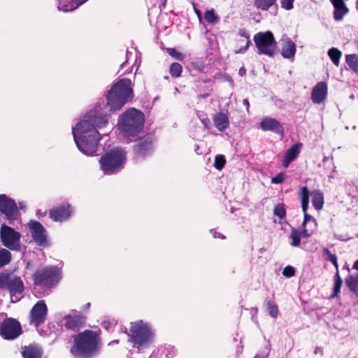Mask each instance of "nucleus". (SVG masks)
I'll list each match as a JSON object with an SVG mask.
<instances>
[{"mask_svg":"<svg viewBox=\"0 0 358 358\" xmlns=\"http://www.w3.org/2000/svg\"><path fill=\"white\" fill-rule=\"evenodd\" d=\"M87 1V0H72V2L66 4L62 0H59L58 9L64 12L73 11Z\"/></svg>","mask_w":358,"mask_h":358,"instance_id":"26","label":"nucleus"},{"mask_svg":"<svg viewBox=\"0 0 358 358\" xmlns=\"http://www.w3.org/2000/svg\"><path fill=\"white\" fill-rule=\"evenodd\" d=\"M299 196L301 202V208L304 215V220L302 224L303 229H308L313 230V233L316 229V221L309 214L307 210L309 206L310 192L307 187H302L299 192Z\"/></svg>","mask_w":358,"mask_h":358,"instance_id":"10","label":"nucleus"},{"mask_svg":"<svg viewBox=\"0 0 358 358\" xmlns=\"http://www.w3.org/2000/svg\"><path fill=\"white\" fill-rule=\"evenodd\" d=\"M143 123V113L135 108H130L120 116L118 127L124 136H135L141 130Z\"/></svg>","mask_w":358,"mask_h":358,"instance_id":"4","label":"nucleus"},{"mask_svg":"<svg viewBox=\"0 0 358 358\" xmlns=\"http://www.w3.org/2000/svg\"><path fill=\"white\" fill-rule=\"evenodd\" d=\"M239 74L241 76H243L245 74V69L244 68H241L240 70H239Z\"/></svg>","mask_w":358,"mask_h":358,"instance_id":"56","label":"nucleus"},{"mask_svg":"<svg viewBox=\"0 0 358 358\" xmlns=\"http://www.w3.org/2000/svg\"><path fill=\"white\" fill-rule=\"evenodd\" d=\"M294 268L291 266H286L282 271V275L285 277L290 278L294 275Z\"/></svg>","mask_w":358,"mask_h":358,"instance_id":"43","label":"nucleus"},{"mask_svg":"<svg viewBox=\"0 0 358 358\" xmlns=\"http://www.w3.org/2000/svg\"><path fill=\"white\" fill-rule=\"evenodd\" d=\"M208 96V94H200L199 95V98H206L207 96Z\"/></svg>","mask_w":358,"mask_h":358,"instance_id":"60","label":"nucleus"},{"mask_svg":"<svg viewBox=\"0 0 358 358\" xmlns=\"http://www.w3.org/2000/svg\"><path fill=\"white\" fill-rule=\"evenodd\" d=\"M347 286L350 291L357 294L358 293V274L348 275L345 279Z\"/></svg>","mask_w":358,"mask_h":358,"instance_id":"29","label":"nucleus"},{"mask_svg":"<svg viewBox=\"0 0 358 358\" xmlns=\"http://www.w3.org/2000/svg\"><path fill=\"white\" fill-rule=\"evenodd\" d=\"M313 234V230L308 229H303L302 230H298L292 228L291 233L289 235V239L291 240L290 245L294 247H298L301 243V238L310 237Z\"/></svg>","mask_w":358,"mask_h":358,"instance_id":"19","label":"nucleus"},{"mask_svg":"<svg viewBox=\"0 0 358 358\" xmlns=\"http://www.w3.org/2000/svg\"><path fill=\"white\" fill-rule=\"evenodd\" d=\"M253 40L259 54L268 57L274 55L277 48V43L271 31L258 32L254 36Z\"/></svg>","mask_w":358,"mask_h":358,"instance_id":"7","label":"nucleus"},{"mask_svg":"<svg viewBox=\"0 0 358 358\" xmlns=\"http://www.w3.org/2000/svg\"><path fill=\"white\" fill-rule=\"evenodd\" d=\"M213 122L215 127L220 131H224L229 124L227 115L223 113H219L215 115Z\"/></svg>","mask_w":358,"mask_h":358,"instance_id":"25","label":"nucleus"},{"mask_svg":"<svg viewBox=\"0 0 358 358\" xmlns=\"http://www.w3.org/2000/svg\"><path fill=\"white\" fill-rule=\"evenodd\" d=\"M328 55L329 56L332 62L336 66H338L340 62V59L342 55L341 52L336 48H331L328 51Z\"/></svg>","mask_w":358,"mask_h":358,"instance_id":"33","label":"nucleus"},{"mask_svg":"<svg viewBox=\"0 0 358 358\" xmlns=\"http://www.w3.org/2000/svg\"><path fill=\"white\" fill-rule=\"evenodd\" d=\"M61 271L56 266H48L38 270L34 274V282L37 285L51 287L61 279Z\"/></svg>","mask_w":358,"mask_h":358,"instance_id":"8","label":"nucleus"},{"mask_svg":"<svg viewBox=\"0 0 358 358\" xmlns=\"http://www.w3.org/2000/svg\"><path fill=\"white\" fill-rule=\"evenodd\" d=\"M10 275L7 273H0V288H7Z\"/></svg>","mask_w":358,"mask_h":358,"instance_id":"42","label":"nucleus"},{"mask_svg":"<svg viewBox=\"0 0 358 358\" xmlns=\"http://www.w3.org/2000/svg\"><path fill=\"white\" fill-rule=\"evenodd\" d=\"M22 356L24 358H41L42 350L38 346L29 345L24 348Z\"/></svg>","mask_w":358,"mask_h":358,"instance_id":"27","label":"nucleus"},{"mask_svg":"<svg viewBox=\"0 0 358 358\" xmlns=\"http://www.w3.org/2000/svg\"><path fill=\"white\" fill-rule=\"evenodd\" d=\"M0 238L6 248L14 251L20 250L21 234L12 227L3 224L0 230Z\"/></svg>","mask_w":358,"mask_h":358,"instance_id":"9","label":"nucleus"},{"mask_svg":"<svg viewBox=\"0 0 358 358\" xmlns=\"http://www.w3.org/2000/svg\"><path fill=\"white\" fill-rule=\"evenodd\" d=\"M171 350H173V353H169V355H166V357H167L168 358L172 357L174 355V354H175V352H173V348H171Z\"/></svg>","mask_w":358,"mask_h":358,"instance_id":"58","label":"nucleus"},{"mask_svg":"<svg viewBox=\"0 0 358 358\" xmlns=\"http://www.w3.org/2000/svg\"><path fill=\"white\" fill-rule=\"evenodd\" d=\"M273 213L278 216L280 219H282L285 216V210L283 205L278 204L274 208Z\"/></svg>","mask_w":358,"mask_h":358,"instance_id":"41","label":"nucleus"},{"mask_svg":"<svg viewBox=\"0 0 358 358\" xmlns=\"http://www.w3.org/2000/svg\"><path fill=\"white\" fill-rule=\"evenodd\" d=\"M152 149V140L150 136L141 139L138 144L136 145L135 152L141 155H145L149 153Z\"/></svg>","mask_w":358,"mask_h":358,"instance_id":"22","label":"nucleus"},{"mask_svg":"<svg viewBox=\"0 0 358 358\" xmlns=\"http://www.w3.org/2000/svg\"><path fill=\"white\" fill-rule=\"evenodd\" d=\"M99 336L96 332L87 330L74 339L71 353L75 357L90 358L98 350Z\"/></svg>","mask_w":358,"mask_h":358,"instance_id":"3","label":"nucleus"},{"mask_svg":"<svg viewBox=\"0 0 358 358\" xmlns=\"http://www.w3.org/2000/svg\"><path fill=\"white\" fill-rule=\"evenodd\" d=\"M243 103L246 107L247 111H248L249 110V107H250L249 101L247 99H245L243 101Z\"/></svg>","mask_w":358,"mask_h":358,"instance_id":"52","label":"nucleus"},{"mask_svg":"<svg viewBox=\"0 0 358 358\" xmlns=\"http://www.w3.org/2000/svg\"><path fill=\"white\" fill-rule=\"evenodd\" d=\"M126 161V152L120 148H114L101 157L99 164L103 173L110 175L120 171Z\"/></svg>","mask_w":358,"mask_h":358,"instance_id":"6","label":"nucleus"},{"mask_svg":"<svg viewBox=\"0 0 358 358\" xmlns=\"http://www.w3.org/2000/svg\"><path fill=\"white\" fill-rule=\"evenodd\" d=\"M154 334L151 325L148 322L139 320L131 323L129 341L138 350L149 346L153 341Z\"/></svg>","mask_w":358,"mask_h":358,"instance_id":"5","label":"nucleus"},{"mask_svg":"<svg viewBox=\"0 0 358 358\" xmlns=\"http://www.w3.org/2000/svg\"><path fill=\"white\" fill-rule=\"evenodd\" d=\"M201 122L203 123L205 128L208 129L210 127V120L207 117H199Z\"/></svg>","mask_w":358,"mask_h":358,"instance_id":"49","label":"nucleus"},{"mask_svg":"<svg viewBox=\"0 0 358 358\" xmlns=\"http://www.w3.org/2000/svg\"><path fill=\"white\" fill-rule=\"evenodd\" d=\"M90 303H88L87 304V307H89V306H90Z\"/></svg>","mask_w":358,"mask_h":358,"instance_id":"63","label":"nucleus"},{"mask_svg":"<svg viewBox=\"0 0 358 358\" xmlns=\"http://www.w3.org/2000/svg\"><path fill=\"white\" fill-rule=\"evenodd\" d=\"M323 253L327 256V259L331 262L338 269V265L337 262V257L335 255L331 253V252L327 249L324 248L323 250Z\"/></svg>","mask_w":358,"mask_h":358,"instance_id":"38","label":"nucleus"},{"mask_svg":"<svg viewBox=\"0 0 358 358\" xmlns=\"http://www.w3.org/2000/svg\"><path fill=\"white\" fill-rule=\"evenodd\" d=\"M276 0H255L254 6L262 10H267L273 5L275 4Z\"/></svg>","mask_w":358,"mask_h":358,"instance_id":"30","label":"nucleus"},{"mask_svg":"<svg viewBox=\"0 0 358 358\" xmlns=\"http://www.w3.org/2000/svg\"><path fill=\"white\" fill-rule=\"evenodd\" d=\"M313 206L317 210H320L324 205L323 194L320 190H314L310 193Z\"/></svg>","mask_w":358,"mask_h":358,"instance_id":"28","label":"nucleus"},{"mask_svg":"<svg viewBox=\"0 0 358 358\" xmlns=\"http://www.w3.org/2000/svg\"><path fill=\"white\" fill-rule=\"evenodd\" d=\"M260 127L264 131H271L280 134L281 136H283V128L275 119L269 117L264 118L262 121Z\"/></svg>","mask_w":358,"mask_h":358,"instance_id":"18","label":"nucleus"},{"mask_svg":"<svg viewBox=\"0 0 358 358\" xmlns=\"http://www.w3.org/2000/svg\"><path fill=\"white\" fill-rule=\"evenodd\" d=\"M0 211L10 220H16L18 208L15 201L6 194H0Z\"/></svg>","mask_w":358,"mask_h":358,"instance_id":"13","label":"nucleus"},{"mask_svg":"<svg viewBox=\"0 0 358 358\" xmlns=\"http://www.w3.org/2000/svg\"><path fill=\"white\" fill-rule=\"evenodd\" d=\"M169 54L178 60H182L185 57L182 53L176 51L175 49H170Z\"/></svg>","mask_w":358,"mask_h":358,"instance_id":"46","label":"nucleus"},{"mask_svg":"<svg viewBox=\"0 0 358 358\" xmlns=\"http://www.w3.org/2000/svg\"><path fill=\"white\" fill-rule=\"evenodd\" d=\"M267 309L268 311L269 315L272 317H276L278 315V308L276 305L272 302L271 301H267Z\"/></svg>","mask_w":358,"mask_h":358,"instance_id":"40","label":"nucleus"},{"mask_svg":"<svg viewBox=\"0 0 358 358\" xmlns=\"http://www.w3.org/2000/svg\"><path fill=\"white\" fill-rule=\"evenodd\" d=\"M108 120V115L90 111L72 128L74 141L82 153L92 156L96 152L100 140L97 129L106 127Z\"/></svg>","mask_w":358,"mask_h":358,"instance_id":"1","label":"nucleus"},{"mask_svg":"<svg viewBox=\"0 0 358 358\" xmlns=\"http://www.w3.org/2000/svg\"><path fill=\"white\" fill-rule=\"evenodd\" d=\"M335 8L334 18L336 20H341L343 16L347 14L348 9L346 8L343 0H331Z\"/></svg>","mask_w":358,"mask_h":358,"instance_id":"24","label":"nucleus"},{"mask_svg":"<svg viewBox=\"0 0 358 358\" xmlns=\"http://www.w3.org/2000/svg\"><path fill=\"white\" fill-rule=\"evenodd\" d=\"M64 326L69 329L76 330L83 323L84 319L80 315H68L64 317Z\"/></svg>","mask_w":358,"mask_h":358,"instance_id":"23","label":"nucleus"},{"mask_svg":"<svg viewBox=\"0 0 358 358\" xmlns=\"http://www.w3.org/2000/svg\"><path fill=\"white\" fill-rule=\"evenodd\" d=\"M296 53V45L289 38H285L282 41L281 44V55L282 56L288 59L294 60Z\"/></svg>","mask_w":358,"mask_h":358,"instance_id":"20","label":"nucleus"},{"mask_svg":"<svg viewBox=\"0 0 358 358\" xmlns=\"http://www.w3.org/2000/svg\"><path fill=\"white\" fill-rule=\"evenodd\" d=\"M238 34H239V35L241 36L244 37V38H246V43H245V45L243 48H241L238 50L235 51V52L236 54L245 52L248 50V47H249V45L250 44V41L249 39V35L246 32L245 30L240 29L239 31H238Z\"/></svg>","mask_w":358,"mask_h":358,"instance_id":"34","label":"nucleus"},{"mask_svg":"<svg viewBox=\"0 0 358 358\" xmlns=\"http://www.w3.org/2000/svg\"><path fill=\"white\" fill-rule=\"evenodd\" d=\"M11 253L5 248H0V268L10 262Z\"/></svg>","mask_w":358,"mask_h":358,"instance_id":"32","label":"nucleus"},{"mask_svg":"<svg viewBox=\"0 0 358 358\" xmlns=\"http://www.w3.org/2000/svg\"><path fill=\"white\" fill-rule=\"evenodd\" d=\"M327 85L324 82H320L313 87L311 99L315 103H321L327 96Z\"/></svg>","mask_w":358,"mask_h":358,"instance_id":"17","label":"nucleus"},{"mask_svg":"<svg viewBox=\"0 0 358 358\" xmlns=\"http://www.w3.org/2000/svg\"><path fill=\"white\" fill-rule=\"evenodd\" d=\"M21 334L20 324L15 319L4 320L0 324V334L5 339H15Z\"/></svg>","mask_w":358,"mask_h":358,"instance_id":"11","label":"nucleus"},{"mask_svg":"<svg viewBox=\"0 0 358 358\" xmlns=\"http://www.w3.org/2000/svg\"><path fill=\"white\" fill-rule=\"evenodd\" d=\"M131 55V52H129L127 51V60L122 63L120 66V69H122L124 67V66L128 63V60L129 59V57Z\"/></svg>","mask_w":358,"mask_h":358,"instance_id":"51","label":"nucleus"},{"mask_svg":"<svg viewBox=\"0 0 358 358\" xmlns=\"http://www.w3.org/2000/svg\"><path fill=\"white\" fill-rule=\"evenodd\" d=\"M18 209L24 210L26 208V204L24 202H19L17 206Z\"/></svg>","mask_w":358,"mask_h":358,"instance_id":"54","label":"nucleus"},{"mask_svg":"<svg viewBox=\"0 0 358 358\" xmlns=\"http://www.w3.org/2000/svg\"><path fill=\"white\" fill-rule=\"evenodd\" d=\"M131 70H132V67L130 69V70L129 71H127L126 72H124L123 74H127V73H129L131 72Z\"/></svg>","mask_w":358,"mask_h":358,"instance_id":"62","label":"nucleus"},{"mask_svg":"<svg viewBox=\"0 0 358 358\" xmlns=\"http://www.w3.org/2000/svg\"><path fill=\"white\" fill-rule=\"evenodd\" d=\"M134 97L132 83L128 78H122L113 85L106 96L107 106L110 110H120Z\"/></svg>","mask_w":358,"mask_h":358,"instance_id":"2","label":"nucleus"},{"mask_svg":"<svg viewBox=\"0 0 358 358\" xmlns=\"http://www.w3.org/2000/svg\"><path fill=\"white\" fill-rule=\"evenodd\" d=\"M293 1L294 0H281V6L286 10H290L293 8Z\"/></svg>","mask_w":358,"mask_h":358,"instance_id":"45","label":"nucleus"},{"mask_svg":"<svg viewBox=\"0 0 358 358\" xmlns=\"http://www.w3.org/2000/svg\"><path fill=\"white\" fill-rule=\"evenodd\" d=\"M115 324H116V321L115 320H113L111 321L104 320L102 322V327L107 330L109 329L112 326H115Z\"/></svg>","mask_w":358,"mask_h":358,"instance_id":"47","label":"nucleus"},{"mask_svg":"<svg viewBox=\"0 0 358 358\" xmlns=\"http://www.w3.org/2000/svg\"><path fill=\"white\" fill-rule=\"evenodd\" d=\"M205 20L211 24H214L218 22L219 17L215 14L213 9L207 10L204 14Z\"/></svg>","mask_w":358,"mask_h":358,"instance_id":"35","label":"nucleus"},{"mask_svg":"<svg viewBox=\"0 0 358 358\" xmlns=\"http://www.w3.org/2000/svg\"><path fill=\"white\" fill-rule=\"evenodd\" d=\"M194 11L199 20V21L201 22V12L200 10H199L198 9H196L195 7H194Z\"/></svg>","mask_w":358,"mask_h":358,"instance_id":"53","label":"nucleus"},{"mask_svg":"<svg viewBox=\"0 0 358 358\" xmlns=\"http://www.w3.org/2000/svg\"><path fill=\"white\" fill-rule=\"evenodd\" d=\"M342 286V280L337 272L334 276V293L331 294V297L334 298L337 296L338 293L341 290V287Z\"/></svg>","mask_w":358,"mask_h":358,"instance_id":"36","label":"nucleus"},{"mask_svg":"<svg viewBox=\"0 0 358 358\" xmlns=\"http://www.w3.org/2000/svg\"><path fill=\"white\" fill-rule=\"evenodd\" d=\"M210 233L213 234V236L215 238H222V239L225 238L224 235H222L220 233H217L214 230H210Z\"/></svg>","mask_w":358,"mask_h":358,"instance_id":"50","label":"nucleus"},{"mask_svg":"<svg viewBox=\"0 0 358 358\" xmlns=\"http://www.w3.org/2000/svg\"><path fill=\"white\" fill-rule=\"evenodd\" d=\"M73 211V208L71 205L64 203L50 210L49 215L53 221L62 222L71 217Z\"/></svg>","mask_w":358,"mask_h":358,"instance_id":"14","label":"nucleus"},{"mask_svg":"<svg viewBox=\"0 0 358 358\" xmlns=\"http://www.w3.org/2000/svg\"><path fill=\"white\" fill-rule=\"evenodd\" d=\"M352 268L358 271V259L356 260L352 266Z\"/></svg>","mask_w":358,"mask_h":358,"instance_id":"55","label":"nucleus"},{"mask_svg":"<svg viewBox=\"0 0 358 358\" xmlns=\"http://www.w3.org/2000/svg\"><path fill=\"white\" fill-rule=\"evenodd\" d=\"M113 343H118V340H115V341H113L112 342H110L109 344H113Z\"/></svg>","mask_w":358,"mask_h":358,"instance_id":"61","label":"nucleus"},{"mask_svg":"<svg viewBox=\"0 0 358 358\" xmlns=\"http://www.w3.org/2000/svg\"><path fill=\"white\" fill-rule=\"evenodd\" d=\"M136 57H137V55H136ZM134 65H137V67H136V71H137L138 68V66L140 65V62L138 61L137 58H136V61H135Z\"/></svg>","mask_w":358,"mask_h":358,"instance_id":"57","label":"nucleus"},{"mask_svg":"<svg viewBox=\"0 0 358 358\" xmlns=\"http://www.w3.org/2000/svg\"><path fill=\"white\" fill-rule=\"evenodd\" d=\"M166 1H167V0H161V4L163 8L166 7Z\"/></svg>","mask_w":358,"mask_h":358,"instance_id":"59","label":"nucleus"},{"mask_svg":"<svg viewBox=\"0 0 358 358\" xmlns=\"http://www.w3.org/2000/svg\"><path fill=\"white\" fill-rule=\"evenodd\" d=\"M182 66L179 63H173L170 67V73L173 77H179L182 73Z\"/></svg>","mask_w":358,"mask_h":358,"instance_id":"37","label":"nucleus"},{"mask_svg":"<svg viewBox=\"0 0 358 358\" xmlns=\"http://www.w3.org/2000/svg\"><path fill=\"white\" fill-rule=\"evenodd\" d=\"M357 6H358V0H357Z\"/></svg>","mask_w":358,"mask_h":358,"instance_id":"64","label":"nucleus"},{"mask_svg":"<svg viewBox=\"0 0 358 358\" xmlns=\"http://www.w3.org/2000/svg\"><path fill=\"white\" fill-rule=\"evenodd\" d=\"M27 227L34 242L39 246L48 245V234L45 227L38 221L31 220Z\"/></svg>","mask_w":358,"mask_h":358,"instance_id":"12","label":"nucleus"},{"mask_svg":"<svg viewBox=\"0 0 358 358\" xmlns=\"http://www.w3.org/2000/svg\"><path fill=\"white\" fill-rule=\"evenodd\" d=\"M301 148V144H294L286 151L282 160V166L284 168H287L289 164L297 157Z\"/></svg>","mask_w":358,"mask_h":358,"instance_id":"21","label":"nucleus"},{"mask_svg":"<svg viewBox=\"0 0 358 358\" xmlns=\"http://www.w3.org/2000/svg\"><path fill=\"white\" fill-rule=\"evenodd\" d=\"M48 313V308L43 300L38 301L32 308L30 313L31 322L35 327L44 322Z\"/></svg>","mask_w":358,"mask_h":358,"instance_id":"15","label":"nucleus"},{"mask_svg":"<svg viewBox=\"0 0 358 358\" xmlns=\"http://www.w3.org/2000/svg\"><path fill=\"white\" fill-rule=\"evenodd\" d=\"M285 176L282 173L277 174L275 177L272 178L271 182L273 184H279L284 181Z\"/></svg>","mask_w":358,"mask_h":358,"instance_id":"44","label":"nucleus"},{"mask_svg":"<svg viewBox=\"0 0 358 358\" xmlns=\"http://www.w3.org/2000/svg\"><path fill=\"white\" fill-rule=\"evenodd\" d=\"M24 288L23 282L20 278L10 276L7 289L10 292L12 302H16L20 300L17 294H22Z\"/></svg>","mask_w":358,"mask_h":358,"instance_id":"16","label":"nucleus"},{"mask_svg":"<svg viewBox=\"0 0 358 358\" xmlns=\"http://www.w3.org/2000/svg\"><path fill=\"white\" fill-rule=\"evenodd\" d=\"M226 163L225 158L223 155H217L215 159L214 166L217 170H222Z\"/></svg>","mask_w":358,"mask_h":358,"instance_id":"39","label":"nucleus"},{"mask_svg":"<svg viewBox=\"0 0 358 358\" xmlns=\"http://www.w3.org/2000/svg\"><path fill=\"white\" fill-rule=\"evenodd\" d=\"M269 352H270V347L266 346L264 349L262 354L257 355L255 358H266L268 356Z\"/></svg>","mask_w":358,"mask_h":358,"instance_id":"48","label":"nucleus"},{"mask_svg":"<svg viewBox=\"0 0 358 358\" xmlns=\"http://www.w3.org/2000/svg\"><path fill=\"white\" fill-rule=\"evenodd\" d=\"M345 61L348 65L357 73H358V55H347Z\"/></svg>","mask_w":358,"mask_h":358,"instance_id":"31","label":"nucleus"}]
</instances>
